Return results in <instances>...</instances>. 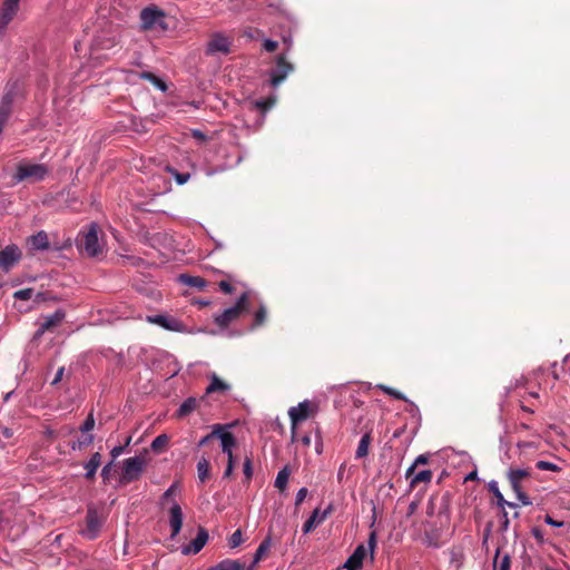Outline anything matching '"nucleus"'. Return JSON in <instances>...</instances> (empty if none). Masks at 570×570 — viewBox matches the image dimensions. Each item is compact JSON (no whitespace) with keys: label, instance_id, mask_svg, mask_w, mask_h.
I'll return each instance as SVG.
<instances>
[{"label":"nucleus","instance_id":"1","mask_svg":"<svg viewBox=\"0 0 570 570\" xmlns=\"http://www.w3.org/2000/svg\"><path fill=\"white\" fill-rule=\"evenodd\" d=\"M148 450L144 449L138 455L125 459L121 462V474L119 482L129 484L138 481L148 465Z\"/></svg>","mask_w":570,"mask_h":570},{"label":"nucleus","instance_id":"2","mask_svg":"<svg viewBox=\"0 0 570 570\" xmlns=\"http://www.w3.org/2000/svg\"><path fill=\"white\" fill-rule=\"evenodd\" d=\"M49 174V168L45 164L20 163L11 176V186L22 181H42Z\"/></svg>","mask_w":570,"mask_h":570},{"label":"nucleus","instance_id":"3","mask_svg":"<svg viewBox=\"0 0 570 570\" xmlns=\"http://www.w3.org/2000/svg\"><path fill=\"white\" fill-rule=\"evenodd\" d=\"M98 232L99 225L97 223H90L87 230H80L79 233V235L82 236V240L78 244V248L85 252L89 257H95L102 252Z\"/></svg>","mask_w":570,"mask_h":570},{"label":"nucleus","instance_id":"4","mask_svg":"<svg viewBox=\"0 0 570 570\" xmlns=\"http://www.w3.org/2000/svg\"><path fill=\"white\" fill-rule=\"evenodd\" d=\"M530 476V471L528 469H521V468H510L507 472V478L509 480V483L514 491L519 502L522 505H531L532 501L529 498V495L523 491L522 489V481L525 478Z\"/></svg>","mask_w":570,"mask_h":570},{"label":"nucleus","instance_id":"5","mask_svg":"<svg viewBox=\"0 0 570 570\" xmlns=\"http://www.w3.org/2000/svg\"><path fill=\"white\" fill-rule=\"evenodd\" d=\"M66 318V312L62 308L56 309L52 314L41 315L37 321L38 328L33 334V340H40L46 332H52Z\"/></svg>","mask_w":570,"mask_h":570},{"label":"nucleus","instance_id":"6","mask_svg":"<svg viewBox=\"0 0 570 570\" xmlns=\"http://www.w3.org/2000/svg\"><path fill=\"white\" fill-rule=\"evenodd\" d=\"M165 12L157 7H147L140 12L141 28L145 30L160 29L166 30L167 24L164 20Z\"/></svg>","mask_w":570,"mask_h":570},{"label":"nucleus","instance_id":"7","mask_svg":"<svg viewBox=\"0 0 570 570\" xmlns=\"http://www.w3.org/2000/svg\"><path fill=\"white\" fill-rule=\"evenodd\" d=\"M27 245L31 250H47L51 248L48 234L45 230H40L35 235H31L27 239ZM71 247V240L68 238L63 240L61 244H55L52 246L53 250H63Z\"/></svg>","mask_w":570,"mask_h":570},{"label":"nucleus","instance_id":"8","mask_svg":"<svg viewBox=\"0 0 570 570\" xmlns=\"http://www.w3.org/2000/svg\"><path fill=\"white\" fill-rule=\"evenodd\" d=\"M247 303V294L243 293L239 298L236 301L235 305L224 309L220 314L214 316V321L216 325L219 327H225L230 324L233 321L238 318L242 311L245 308Z\"/></svg>","mask_w":570,"mask_h":570},{"label":"nucleus","instance_id":"9","mask_svg":"<svg viewBox=\"0 0 570 570\" xmlns=\"http://www.w3.org/2000/svg\"><path fill=\"white\" fill-rule=\"evenodd\" d=\"M22 258V252L16 244L0 249V275L8 274Z\"/></svg>","mask_w":570,"mask_h":570},{"label":"nucleus","instance_id":"10","mask_svg":"<svg viewBox=\"0 0 570 570\" xmlns=\"http://www.w3.org/2000/svg\"><path fill=\"white\" fill-rule=\"evenodd\" d=\"M232 39L223 32L212 35L206 45L205 53L207 56L228 55L230 52Z\"/></svg>","mask_w":570,"mask_h":570},{"label":"nucleus","instance_id":"11","mask_svg":"<svg viewBox=\"0 0 570 570\" xmlns=\"http://www.w3.org/2000/svg\"><path fill=\"white\" fill-rule=\"evenodd\" d=\"M101 525L102 521L97 510L92 507H88L86 514V527L80 531L81 535L89 540H94L99 535Z\"/></svg>","mask_w":570,"mask_h":570},{"label":"nucleus","instance_id":"12","mask_svg":"<svg viewBox=\"0 0 570 570\" xmlns=\"http://www.w3.org/2000/svg\"><path fill=\"white\" fill-rule=\"evenodd\" d=\"M293 70V65L287 62L283 55L278 56L275 68L269 72V85L273 88L278 87Z\"/></svg>","mask_w":570,"mask_h":570},{"label":"nucleus","instance_id":"13","mask_svg":"<svg viewBox=\"0 0 570 570\" xmlns=\"http://www.w3.org/2000/svg\"><path fill=\"white\" fill-rule=\"evenodd\" d=\"M147 321L151 324H156L167 331L183 333L186 331L185 324L178 318L166 315V314H156L151 316H147Z\"/></svg>","mask_w":570,"mask_h":570},{"label":"nucleus","instance_id":"14","mask_svg":"<svg viewBox=\"0 0 570 570\" xmlns=\"http://www.w3.org/2000/svg\"><path fill=\"white\" fill-rule=\"evenodd\" d=\"M208 532L205 528L200 527L196 534V538L187 546L181 547V553L185 556L198 553L208 541Z\"/></svg>","mask_w":570,"mask_h":570},{"label":"nucleus","instance_id":"15","mask_svg":"<svg viewBox=\"0 0 570 570\" xmlns=\"http://www.w3.org/2000/svg\"><path fill=\"white\" fill-rule=\"evenodd\" d=\"M332 507L328 505L324 511H321L320 508H315L308 519L303 524V532L304 534L309 533L312 530H314L317 525H320L331 513Z\"/></svg>","mask_w":570,"mask_h":570},{"label":"nucleus","instance_id":"16","mask_svg":"<svg viewBox=\"0 0 570 570\" xmlns=\"http://www.w3.org/2000/svg\"><path fill=\"white\" fill-rule=\"evenodd\" d=\"M183 520L184 514L181 507L177 502H174L169 509V527L171 529V539L176 538L179 534L183 527Z\"/></svg>","mask_w":570,"mask_h":570},{"label":"nucleus","instance_id":"17","mask_svg":"<svg viewBox=\"0 0 570 570\" xmlns=\"http://www.w3.org/2000/svg\"><path fill=\"white\" fill-rule=\"evenodd\" d=\"M311 403L305 400L299 402L296 406H293L288 411V415L293 424L305 421L309 414Z\"/></svg>","mask_w":570,"mask_h":570},{"label":"nucleus","instance_id":"18","mask_svg":"<svg viewBox=\"0 0 570 570\" xmlns=\"http://www.w3.org/2000/svg\"><path fill=\"white\" fill-rule=\"evenodd\" d=\"M219 440L222 445V451L227 455V462H235L233 448L236 445V439L232 432L224 431V433H219Z\"/></svg>","mask_w":570,"mask_h":570},{"label":"nucleus","instance_id":"19","mask_svg":"<svg viewBox=\"0 0 570 570\" xmlns=\"http://www.w3.org/2000/svg\"><path fill=\"white\" fill-rule=\"evenodd\" d=\"M366 553H367V549L363 544H360L354 550L352 556L347 559V561L345 562V568L347 570H358V569H361L362 564H363V560H364Z\"/></svg>","mask_w":570,"mask_h":570},{"label":"nucleus","instance_id":"20","mask_svg":"<svg viewBox=\"0 0 570 570\" xmlns=\"http://www.w3.org/2000/svg\"><path fill=\"white\" fill-rule=\"evenodd\" d=\"M102 456L99 452L91 454L88 461L83 462V469L86 470L85 479L92 481L96 476L98 468L101 465Z\"/></svg>","mask_w":570,"mask_h":570},{"label":"nucleus","instance_id":"21","mask_svg":"<svg viewBox=\"0 0 570 570\" xmlns=\"http://www.w3.org/2000/svg\"><path fill=\"white\" fill-rule=\"evenodd\" d=\"M272 546V538L271 535H267L258 546L254 553V558L252 563L246 570H254L256 564L262 560V558L268 552Z\"/></svg>","mask_w":570,"mask_h":570},{"label":"nucleus","instance_id":"22","mask_svg":"<svg viewBox=\"0 0 570 570\" xmlns=\"http://www.w3.org/2000/svg\"><path fill=\"white\" fill-rule=\"evenodd\" d=\"M230 390V385L222 381L215 373L210 374V383L206 387V394H213L216 392L226 393Z\"/></svg>","mask_w":570,"mask_h":570},{"label":"nucleus","instance_id":"23","mask_svg":"<svg viewBox=\"0 0 570 570\" xmlns=\"http://www.w3.org/2000/svg\"><path fill=\"white\" fill-rule=\"evenodd\" d=\"M449 557L450 566L455 570H459L463 566L465 560V554L462 547H453L449 551Z\"/></svg>","mask_w":570,"mask_h":570},{"label":"nucleus","instance_id":"24","mask_svg":"<svg viewBox=\"0 0 570 570\" xmlns=\"http://www.w3.org/2000/svg\"><path fill=\"white\" fill-rule=\"evenodd\" d=\"M207 570H245V563L240 560L224 559Z\"/></svg>","mask_w":570,"mask_h":570},{"label":"nucleus","instance_id":"25","mask_svg":"<svg viewBox=\"0 0 570 570\" xmlns=\"http://www.w3.org/2000/svg\"><path fill=\"white\" fill-rule=\"evenodd\" d=\"M197 405H198V400L196 397H194V396L187 397L180 404L178 410L176 411V416L181 419V417L189 415L191 412H194L196 410Z\"/></svg>","mask_w":570,"mask_h":570},{"label":"nucleus","instance_id":"26","mask_svg":"<svg viewBox=\"0 0 570 570\" xmlns=\"http://www.w3.org/2000/svg\"><path fill=\"white\" fill-rule=\"evenodd\" d=\"M178 281L189 287L203 289L206 287V281L200 276H191L188 274H181L178 276Z\"/></svg>","mask_w":570,"mask_h":570},{"label":"nucleus","instance_id":"27","mask_svg":"<svg viewBox=\"0 0 570 570\" xmlns=\"http://www.w3.org/2000/svg\"><path fill=\"white\" fill-rule=\"evenodd\" d=\"M511 557L509 553L501 554V550L498 548L493 559L494 570H510Z\"/></svg>","mask_w":570,"mask_h":570},{"label":"nucleus","instance_id":"28","mask_svg":"<svg viewBox=\"0 0 570 570\" xmlns=\"http://www.w3.org/2000/svg\"><path fill=\"white\" fill-rule=\"evenodd\" d=\"M489 487V490L493 493V495L497 498V504L501 508H504L505 505L510 507V508H517V504L513 503V502H509L507 501L504 498H503V494L501 493V491L499 490V487H498V482L497 481H491L489 482L488 484Z\"/></svg>","mask_w":570,"mask_h":570},{"label":"nucleus","instance_id":"29","mask_svg":"<svg viewBox=\"0 0 570 570\" xmlns=\"http://www.w3.org/2000/svg\"><path fill=\"white\" fill-rule=\"evenodd\" d=\"M138 77L140 79H144V80H147L149 82H151L156 88H158L160 91L165 92L167 90V85L166 82L159 78L158 76L154 75L153 72H149V71H142L138 75Z\"/></svg>","mask_w":570,"mask_h":570},{"label":"nucleus","instance_id":"30","mask_svg":"<svg viewBox=\"0 0 570 570\" xmlns=\"http://www.w3.org/2000/svg\"><path fill=\"white\" fill-rule=\"evenodd\" d=\"M371 433L366 432L361 438L357 449L355 451V459H362L365 458L368 454V448L371 444Z\"/></svg>","mask_w":570,"mask_h":570},{"label":"nucleus","instance_id":"31","mask_svg":"<svg viewBox=\"0 0 570 570\" xmlns=\"http://www.w3.org/2000/svg\"><path fill=\"white\" fill-rule=\"evenodd\" d=\"M432 476H433V473L431 470H422L417 473H413L409 480H410V485L413 488L414 485L419 484V483H430L431 480H432Z\"/></svg>","mask_w":570,"mask_h":570},{"label":"nucleus","instance_id":"32","mask_svg":"<svg viewBox=\"0 0 570 570\" xmlns=\"http://www.w3.org/2000/svg\"><path fill=\"white\" fill-rule=\"evenodd\" d=\"M17 10L12 7H8L3 3L1 11H0V31L4 30L9 22L14 17Z\"/></svg>","mask_w":570,"mask_h":570},{"label":"nucleus","instance_id":"33","mask_svg":"<svg viewBox=\"0 0 570 570\" xmlns=\"http://www.w3.org/2000/svg\"><path fill=\"white\" fill-rule=\"evenodd\" d=\"M288 478H289V469L287 465H285L277 472L275 483H274L275 488H277L281 491L285 490L287 487V483H288Z\"/></svg>","mask_w":570,"mask_h":570},{"label":"nucleus","instance_id":"34","mask_svg":"<svg viewBox=\"0 0 570 570\" xmlns=\"http://www.w3.org/2000/svg\"><path fill=\"white\" fill-rule=\"evenodd\" d=\"M198 480L204 483L209 478V462L206 458H202L197 462Z\"/></svg>","mask_w":570,"mask_h":570},{"label":"nucleus","instance_id":"35","mask_svg":"<svg viewBox=\"0 0 570 570\" xmlns=\"http://www.w3.org/2000/svg\"><path fill=\"white\" fill-rule=\"evenodd\" d=\"M377 389L383 391L385 394L394 397L395 400H402V401L409 402L407 397L402 392H400L391 386H387L384 384H379Z\"/></svg>","mask_w":570,"mask_h":570},{"label":"nucleus","instance_id":"36","mask_svg":"<svg viewBox=\"0 0 570 570\" xmlns=\"http://www.w3.org/2000/svg\"><path fill=\"white\" fill-rule=\"evenodd\" d=\"M219 433H224V430H223V426L219 425V424H216L214 425V430L212 433L203 436L199 442H198V448H202V446H205L206 444H208V442L214 439L215 436H217L219 439Z\"/></svg>","mask_w":570,"mask_h":570},{"label":"nucleus","instance_id":"37","mask_svg":"<svg viewBox=\"0 0 570 570\" xmlns=\"http://www.w3.org/2000/svg\"><path fill=\"white\" fill-rule=\"evenodd\" d=\"M535 466L538 470H541V471H552V472L561 471V468L559 465H557L556 463H552L549 461H543V460H539L535 463Z\"/></svg>","mask_w":570,"mask_h":570},{"label":"nucleus","instance_id":"38","mask_svg":"<svg viewBox=\"0 0 570 570\" xmlns=\"http://www.w3.org/2000/svg\"><path fill=\"white\" fill-rule=\"evenodd\" d=\"M429 458L426 454L419 455L415 461L412 463L411 466L407 468L405 472V478L409 479L415 471V468L417 464H425L428 462Z\"/></svg>","mask_w":570,"mask_h":570},{"label":"nucleus","instance_id":"39","mask_svg":"<svg viewBox=\"0 0 570 570\" xmlns=\"http://www.w3.org/2000/svg\"><path fill=\"white\" fill-rule=\"evenodd\" d=\"M243 542L242 530L237 529L228 539V546L232 549L239 547Z\"/></svg>","mask_w":570,"mask_h":570},{"label":"nucleus","instance_id":"40","mask_svg":"<svg viewBox=\"0 0 570 570\" xmlns=\"http://www.w3.org/2000/svg\"><path fill=\"white\" fill-rule=\"evenodd\" d=\"M167 442H168V436L166 434H160L153 440L150 448H151V450L157 452L161 446L166 445Z\"/></svg>","mask_w":570,"mask_h":570},{"label":"nucleus","instance_id":"41","mask_svg":"<svg viewBox=\"0 0 570 570\" xmlns=\"http://www.w3.org/2000/svg\"><path fill=\"white\" fill-rule=\"evenodd\" d=\"M32 288H23L13 293V298L19 301H28L32 297Z\"/></svg>","mask_w":570,"mask_h":570},{"label":"nucleus","instance_id":"42","mask_svg":"<svg viewBox=\"0 0 570 570\" xmlns=\"http://www.w3.org/2000/svg\"><path fill=\"white\" fill-rule=\"evenodd\" d=\"M115 464V461L110 460L108 463H106L100 472V475L102 478V482L107 484L110 480L111 469Z\"/></svg>","mask_w":570,"mask_h":570},{"label":"nucleus","instance_id":"43","mask_svg":"<svg viewBox=\"0 0 570 570\" xmlns=\"http://www.w3.org/2000/svg\"><path fill=\"white\" fill-rule=\"evenodd\" d=\"M243 472H244L246 482H249L253 476V463H252V459L249 456L245 458V461L243 464Z\"/></svg>","mask_w":570,"mask_h":570},{"label":"nucleus","instance_id":"44","mask_svg":"<svg viewBox=\"0 0 570 570\" xmlns=\"http://www.w3.org/2000/svg\"><path fill=\"white\" fill-rule=\"evenodd\" d=\"M94 428H95V417H94L92 412H90L88 414V416L86 417V420L83 421V423L81 424L80 431L82 433H87V432L91 431Z\"/></svg>","mask_w":570,"mask_h":570},{"label":"nucleus","instance_id":"45","mask_svg":"<svg viewBox=\"0 0 570 570\" xmlns=\"http://www.w3.org/2000/svg\"><path fill=\"white\" fill-rule=\"evenodd\" d=\"M266 308L264 305H262L258 311L255 313L254 316V326H261L265 320H266Z\"/></svg>","mask_w":570,"mask_h":570},{"label":"nucleus","instance_id":"46","mask_svg":"<svg viewBox=\"0 0 570 570\" xmlns=\"http://www.w3.org/2000/svg\"><path fill=\"white\" fill-rule=\"evenodd\" d=\"M169 171L174 175V178L178 185H184L188 181L190 175L188 173H178L177 170L169 168Z\"/></svg>","mask_w":570,"mask_h":570},{"label":"nucleus","instance_id":"47","mask_svg":"<svg viewBox=\"0 0 570 570\" xmlns=\"http://www.w3.org/2000/svg\"><path fill=\"white\" fill-rule=\"evenodd\" d=\"M94 442V435L89 434L85 436L81 441L75 442L71 445L72 450L81 449L82 446H88Z\"/></svg>","mask_w":570,"mask_h":570},{"label":"nucleus","instance_id":"48","mask_svg":"<svg viewBox=\"0 0 570 570\" xmlns=\"http://www.w3.org/2000/svg\"><path fill=\"white\" fill-rule=\"evenodd\" d=\"M11 114V107L7 102H0V120L7 122Z\"/></svg>","mask_w":570,"mask_h":570},{"label":"nucleus","instance_id":"49","mask_svg":"<svg viewBox=\"0 0 570 570\" xmlns=\"http://www.w3.org/2000/svg\"><path fill=\"white\" fill-rule=\"evenodd\" d=\"M178 490V483H173L161 495V502L168 500L171 495H174Z\"/></svg>","mask_w":570,"mask_h":570},{"label":"nucleus","instance_id":"50","mask_svg":"<svg viewBox=\"0 0 570 570\" xmlns=\"http://www.w3.org/2000/svg\"><path fill=\"white\" fill-rule=\"evenodd\" d=\"M308 493V490L306 488H301L295 497V505L299 507L302 502L305 500L306 495Z\"/></svg>","mask_w":570,"mask_h":570},{"label":"nucleus","instance_id":"51","mask_svg":"<svg viewBox=\"0 0 570 570\" xmlns=\"http://www.w3.org/2000/svg\"><path fill=\"white\" fill-rule=\"evenodd\" d=\"M13 98H14V90L13 88H9L6 94L3 95L2 99L0 102H7V105L9 107L12 106V102H13Z\"/></svg>","mask_w":570,"mask_h":570},{"label":"nucleus","instance_id":"52","mask_svg":"<svg viewBox=\"0 0 570 570\" xmlns=\"http://www.w3.org/2000/svg\"><path fill=\"white\" fill-rule=\"evenodd\" d=\"M277 46H278L277 41L272 40V39H265L263 42V48L267 52H273L274 50H276Z\"/></svg>","mask_w":570,"mask_h":570},{"label":"nucleus","instance_id":"53","mask_svg":"<svg viewBox=\"0 0 570 570\" xmlns=\"http://www.w3.org/2000/svg\"><path fill=\"white\" fill-rule=\"evenodd\" d=\"M126 451L125 446L121 444V445H116L114 446L111 450H110V456H111V460L115 461L117 458H119L124 452Z\"/></svg>","mask_w":570,"mask_h":570},{"label":"nucleus","instance_id":"54","mask_svg":"<svg viewBox=\"0 0 570 570\" xmlns=\"http://www.w3.org/2000/svg\"><path fill=\"white\" fill-rule=\"evenodd\" d=\"M376 547V532L375 531H372L368 535V540H367V548L371 552V554L373 556L374 553V549Z\"/></svg>","mask_w":570,"mask_h":570},{"label":"nucleus","instance_id":"55","mask_svg":"<svg viewBox=\"0 0 570 570\" xmlns=\"http://www.w3.org/2000/svg\"><path fill=\"white\" fill-rule=\"evenodd\" d=\"M531 534L538 541V543L542 544L544 542L543 532L540 528H538V527L532 528Z\"/></svg>","mask_w":570,"mask_h":570},{"label":"nucleus","instance_id":"56","mask_svg":"<svg viewBox=\"0 0 570 570\" xmlns=\"http://www.w3.org/2000/svg\"><path fill=\"white\" fill-rule=\"evenodd\" d=\"M218 286H219V289L226 294H232L234 291V287L232 286V284L227 281H220Z\"/></svg>","mask_w":570,"mask_h":570},{"label":"nucleus","instance_id":"57","mask_svg":"<svg viewBox=\"0 0 570 570\" xmlns=\"http://www.w3.org/2000/svg\"><path fill=\"white\" fill-rule=\"evenodd\" d=\"M544 522L548 524V525H551V527H554V528H561L563 527V522L562 521H557L554 520L551 515L547 514L544 517Z\"/></svg>","mask_w":570,"mask_h":570},{"label":"nucleus","instance_id":"58","mask_svg":"<svg viewBox=\"0 0 570 570\" xmlns=\"http://www.w3.org/2000/svg\"><path fill=\"white\" fill-rule=\"evenodd\" d=\"M191 136L197 139L198 141H206L207 140V136L199 129H193L191 130Z\"/></svg>","mask_w":570,"mask_h":570},{"label":"nucleus","instance_id":"59","mask_svg":"<svg viewBox=\"0 0 570 570\" xmlns=\"http://www.w3.org/2000/svg\"><path fill=\"white\" fill-rule=\"evenodd\" d=\"M235 462H227V466L223 473V478H229L233 474Z\"/></svg>","mask_w":570,"mask_h":570},{"label":"nucleus","instance_id":"60","mask_svg":"<svg viewBox=\"0 0 570 570\" xmlns=\"http://www.w3.org/2000/svg\"><path fill=\"white\" fill-rule=\"evenodd\" d=\"M425 543L429 547H433V548H439L440 547L439 541L436 539L432 538L429 534L425 535Z\"/></svg>","mask_w":570,"mask_h":570},{"label":"nucleus","instance_id":"61","mask_svg":"<svg viewBox=\"0 0 570 570\" xmlns=\"http://www.w3.org/2000/svg\"><path fill=\"white\" fill-rule=\"evenodd\" d=\"M63 372H65V367H59L58 368V371H57V373L55 375V379L51 382L52 385H56L58 382L61 381Z\"/></svg>","mask_w":570,"mask_h":570},{"label":"nucleus","instance_id":"62","mask_svg":"<svg viewBox=\"0 0 570 570\" xmlns=\"http://www.w3.org/2000/svg\"><path fill=\"white\" fill-rule=\"evenodd\" d=\"M19 1L20 0H4V4L8 6V7H12L14 8L16 10H18V7H19Z\"/></svg>","mask_w":570,"mask_h":570},{"label":"nucleus","instance_id":"63","mask_svg":"<svg viewBox=\"0 0 570 570\" xmlns=\"http://www.w3.org/2000/svg\"><path fill=\"white\" fill-rule=\"evenodd\" d=\"M344 471H345V464L343 463L340 469H338V472H337V479L338 481L341 482L342 479H343V474H344Z\"/></svg>","mask_w":570,"mask_h":570},{"label":"nucleus","instance_id":"64","mask_svg":"<svg viewBox=\"0 0 570 570\" xmlns=\"http://www.w3.org/2000/svg\"><path fill=\"white\" fill-rule=\"evenodd\" d=\"M478 479V472L476 471H472L470 472L466 476H465V481L468 480H476Z\"/></svg>","mask_w":570,"mask_h":570}]
</instances>
